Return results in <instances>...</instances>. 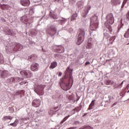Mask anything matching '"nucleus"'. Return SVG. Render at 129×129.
<instances>
[{
    "instance_id": "nucleus-1",
    "label": "nucleus",
    "mask_w": 129,
    "mask_h": 129,
    "mask_svg": "<svg viewBox=\"0 0 129 129\" xmlns=\"http://www.w3.org/2000/svg\"><path fill=\"white\" fill-rule=\"evenodd\" d=\"M72 71H73V70L70 69L69 67H68L65 72V73H66L65 76H66L67 77H68L69 76L68 84H66L62 88V89H63V90H64L65 91H67V90H69V89H70L72 87V86L73 85L74 80H73V77H72V75H73Z\"/></svg>"
},
{
    "instance_id": "nucleus-2",
    "label": "nucleus",
    "mask_w": 129,
    "mask_h": 129,
    "mask_svg": "<svg viewBox=\"0 0 129 129\" xmlns=\"http://www.w3.org/2000/svg\"><path fill=\"white\" fill-rule=\"evenodd\" d=\"M106 20V21L105 22V26L109 30L110 33H111L112 32V28L110 25H112L114 23V18L112 14L110 13L107 15Z\"/></svg>"
},
{
    "instance_id": "nucleus-3",
    "label": "nucleus",
    "mask_w": 129,
    "mask_h": 129,
    "mask_svg": "<svg viewBox=\"0 0 129 129\" xmlns=\"http://www.w3.org/2000/svg\"><path fill=\"white\" fill-rule=\"evenodd\" d=\"M85 37V30L83 28L80 29V33L78 36L77 45H81Z\"/></svg>"
},
{
    "instance_id": "nucleus-4",
    "label": "nucleus",
    "mask_w": 129,
    "mask_h": 129,
    "mask_svg": "<svg viewBox=\"0 0 129 129\" xmlns=\"http://www.w3.org/2000/svg\"><path fill=\"white\" fill-rule=\"evenodd\" d=\"M98 28V20L97 17L94 16L91 18L90 29L92 31H95Z\"/></svg>"
},
{
    "instance_id": "nucleus-5",
    "label": "nucleus",
    "mask_w": 129,
    "mask_h": 129,
    "mask_svg": "<svg viewBox=\"0 0 129 129\" xmlns=\"http://www.w3.org/2000/svg\"><path fill=\"white\" fill-rule=\"evenodd\" d=\"M57 33V28L53 25L49 26L46 29V34H48L50 36H54Z\"/></svg>"
},
{
    "instance_id": "nucleus-6",
    "label": "nucleus",
    "mask_w": 129,
    "mask_h": 129,
    "mask_svg": "<svg viewBox=\"0 0 129 129\" xmlns=\"http://www.w3.org/2000/svg\"><path fill=\"white\" fill-rule=\"evenodd\" d=\"M20 74L24 78H30L33 75V74L30 71H22L20 72Z\"/></svg>"
},
{
    "instance_id": "nucleus-7",
    "label": "nucleus",
    "mask_w": 129,
    "mask_h": 129,
    "mask_svg": "<svg viewBox=\"0 0 129 129\" xmlns=\"http://www.w3.org/2000/svg\"><path fill=\"white\" fill-rule=\"evenodd\" d=\"M44 86L40 85L38 87V89L36 91L37 94L38 95H43L44 94Z\"/></svg>"
},
{
    "instance_id": "nucleus-8",
    "label": "nucleus",
    "mask_w": 129,
    "mask_h": 129,
    "mask_svg": "<svg viewBox=\"0 0 129 129\" xmlns=\"http://www.w3.org/2000/svg\"><path fill=\"white\" fill-rule=\"evenodd\" d=\"M39 67H40V66L38 63H33L30 67V69L31 71H33L34 72H36L39 70Z\"/></svg>"
},
{
    "instance_id": "nucleus-9",
    "label": "nucleus",
    "mask_w": 129,
    "mask_h": 129,
    "mask_svg": "<svg viewBox=\"0 0 129 129\" xmlns=\"http://www.w3.org/2000/svg\"><path fill=\"white\" fill-rule=\"evenodd\" d=\"M0 76L1 78H6L9 76L8 71L0 70Z\"/></svg>"
},
{
    "instance_id": "nucleus-10",
    "label": "nucleus",
    "mask_w": 129,
    "mask_h": 129,
    "mask_svg": "<svg viewBox=\"0 0 129 129\" xmlns=\"http://www.w3.org/2000/svg\"><path fill=\"white\" fill-rule=\"evenodd\" d=\"M32 105L35 107H39L41 105V101L39 99H35L33 101Z\"/></svg>"
},
{
    "instance_id": "nucleus-11",
    "label": "nucleus",
    "mask_w": 129,
    "mask_h": 129,
    "mask_svg": "<svg viewBox=\"0 0 129 129\" xmlns=\"http://www.w3.org/2000/svg\"><path fill=\"white\" fill-rule=\"evenodd\" d=\"M56 48L55 49V52H57V53H64V47L62 46L61 45H57L56 46Z\"/></svg>"
},
{
    "instance_id": "nucleus-12",
    "label": "nucleus",
    "mask_w": 129,
    "mask_h": 129,
    "mask_svg": "<svg viewBox=\"0 0 129 129\" xmlns=\"http://www.w3.org/2000/svg\"><path fill=\"white\" fill-rule=\"evenodd\" d=\"M20 4L23 7H29L30 6V1L29 0H20Z\"/></svg>"
},
{
    "instance_id": "nucleus-13",
    "label": "nucleus",
    "mask_w": 129,
    "mask_h": 129,
    "mask_svg": "<svg viewBox=\"0 0 129 129\" xmlns=\"http://www.w3.org/2000/svg\"><path fill=\"white\" fill-rule=\"evenodd\" d=\"M22 80H24V78H11V79H8V81H10V82H15L16 81L17 82H19Z\"/></svg>"
},
{
    "instance_id": "nucleus-14",
    "label": "nucleus",
    "mask_w": 129,
    "mask_h": 129,
    "mask_svg": "<svg viewBox=\"0 0 129 129\" xmlns=\"http://www.w3.org/2000/svg\"><path fill=\"white\" fill-rule=\"evenodd\" d=\"M18 95H19L20 97H22V96H24L25 95V91L24 90H21V91L16 92L14 94V96H18Z\"/></svg>"
},
{
    "instance_id": "nucleus-15",
    "label": "nucleus",
    "mask_w": 129,
    "mask_h": 129,
    "mask_svg": "<svg viewBox=\"0 0 129 129\" xmlns=\"http://www.w3.org/2000/svg\"><path fill=\"white\" fill-rule=\"evenodd\" d=\"M95 100H93L92 101L91 104L89 106L88 110H90V109H93V107H94V106L95 105Z\"/></svg>"
},
{
    "instance_id": "nucleus-16",
    "label": "nucleus",
    "mask_w": 129,
    "mask_h": 129,
    "mask_svg": "<svg viewBox=\"0 0 129 129\" xmlns=\"http://www.w3.org/2000/svg\"><path fill=\"white\" fill-rule=\"evenodd\" d=\"M57 62L53 61L51 63L50 66L49 67V69H54L57 67Z\"/></svg>"
},
{
    "instance_id": "nucleus-17",
    "label": "nucleus",
    "mask_w": 129,
    "mask_h": 129,
    "mask_svg": "<svg viewBox=\"0 0 129 129\" xmlns=\"http://www.w3.org/2000/svg\"><path fill=\"white\" fill-rule=\"evenodd\" d=\"M78 14L77 13L74 14L71 18V21L72 22V21H75L76 20V18H77Z\"/></svg>"
},
{
    "instance_id": "nucleus-18",
    "label": "nucleus",
    "mask_w": 129,
    "mask_h": 129,
    "mask_svg": "<svg viewBox=\"0 0 129 129\" xmlns=\"http://www.w3.org/2000/svg\"><path fill=\"white\" fill-rule=\"evenodd\" d=\"M7 119H10V120H12V119H13V117H12V116H5L3 118V120H7Z\"/></svg>"
},
{
    "instance_id": "nucleus-19",
    "label": "nucleus",
    "mask_w": 129,
    "mask_h": 129,
    "mask_svg": "<svg viewBox=\"0 0 129 129\" xmlns=\"http://www.w3.org/2000/svg\"><path fill=\"white\" fill-rule=\"evenodd\" d=\"M0 63L1 64H4V63H5L4 56H3L2 54H1V53H0Z\"/></svg>"
},
{
    "instance_id": "nucleus-20",
    "label": "nucleus",
    "mask_w": 129,
    "mask_h": 129,
    "mask_svg": "<svg viewBox=\"0 0 129 129\" xmlns=\"http://www.w3.org/2000/svg\"><path fill=\"white\" fill-rule=\"evenodd\" d=\"M18 122H19V120L16 119L15 120L14 122L10 124V125H12V126L16 127L17 126V123H18Z\"/></svg>"
},
{
    "instance_id": "nucleus-21",
    "label": "nucleus",
    "mask_w": 129,
    "mask_h": 129,
    "mask_svg": "<svg viewBox=\"0 0 129 129\" xmlns=\"http://www.w3.org/2000/svg\"><path fill=\"white\" fill-rule=\"evenodd\" d=\"M2 10H8L9 9V5H3L1 6Z\"/></svg>"
},
{
    "instance_id": "nucleus-22",
    "label": "nucleus",
    "mask_w": 129,
    "mask_h": 129,
    "mask_svg": "<svg viewBox=\"0 0 129 129\" xmlns=\"http://www.w3.org/2000/svg\"><path fill=\"white\" fill-rule=\"evenodd\" d=\"M114 40H115V36L111 37L109 39L110 44H112V43H113V41H114Z\"/></svg>"
},
{
    "instance_id": "nucleus-23",
    "label": "nucleus",
    "mask_w": 129,
    "mask_h": 129,
    "mask_svg": "<svg viewBox=\"0 0 129 129\" xmlns=\"http://www.w3.org/2000/svg\"><path fill=\"white\" fill-rule=\"evenodd\" d=\"M50 17H51V18H52V19H54L55 20L58 19V17L57 16V15L55 14H51L50 15Z\"/></svg>"
},
{
    "instance_id": "nucleus-24",
    "label": "nucleus",
    "mask_w": 129,
    "mask_h": 129,
    "mask_svg": "<svg viewBox=\"0 0 129 129\" xmlns=\"http://www.w3.org/2000/svg\"><path fill=\"white\" fill-rule=\"evenodd\" d=\"M104 37L105 39H108L110 36L109 34L107 33H104Z\"/></svg>"
},
{
    "instance_id": "nucleus-25",
    "label": "nucleus",
    "mask_w": 129,
    "mask_h": 129,
    "mask_svg": "<svg viewBox=\"0 0 129 129\" xmlns=\"http://www.w3.org/2000/svg\"><path fill=\"white\" fill-rule=\"evenodd\" d=\"M87 48L88 49H91V48H92V44H91V43L90 42L88 43V44L87 45Z\"/></svg>"
},
{
    "instance_id": "nucleus-26",
    "label": "nucleus",
    "mask_w": 129,
    "mask_h": 129,
    "mask_svg": "<svg viewBox=\"0 0 129 129\" xmlns=\"http://www.w3.org/2000/svg\"><path fill=\"white\" fill-rule=\"evenodd\" d=\"M90 9H91V7L88 6L87 8V11L85 12V15H87L88 13H89V10H90Z\"/></svg>"
},
{
    "instance_id": "nucleus-27",
    "label": "nucleus",
    "mask_w": 129,
    "mask_h": 129,
    "mask_svg": "<svg viewBox=\"0 0 129 129\" xmlns=\"http://www.w3.org/2000/svg\"><path fill=\"white\" fill-rule=\"evenodd\" d=\"M124 38H129V31L127 30L125 33L124 35Z\"/></svg>"
},
{
    "instance_id": "nucleus-28",
    "label": "nucleus",
    "mask_w": 129,
    "mask_h": 129,
    "mask_svg": "<svg viewBox=\"0 0 129 129\" xmlns=\"http://www.w3.org/2000/svg\"><path fill=\"white\" fill-rule=\"evenodd\" d=\"M70 117V115H68L67 116H66V117H64L63 119V120L61 121V123H63V122H64L66 120V119H67V118H68L69 117Z\"/></svg>"
},
{
    "instance_id": "nucleus-29",
    "label": "nucleus",
    "mask_w": 129,
    "mask_h": 129,
    "mask_svg": "<svg viewBox=\"0 0 129 129\" xmlns=\"http://www.w3.org/2000/svg\"><path fill=\"white\" fill-rule=\"evenodd\" d=\"M83 129H93V128L90 126H86Z\"/></svg>"
},
{
    "instance_id": "nucleus-30",
    "label": "nucleus",
    "mask_w": 129,
    "mask_h": 129,
    "mask_svg": "<svg viewBox=\"0 0 129 129\" xmlns=\"http://www.w3.org/2000/svg\"><path fill=\"white\" fill-rule=\"evenodd\" d=\"M9 109L11 113L14 112V109L12 107H9Z\"/></svg>"
},
{
    "instance_id": "nucleus-31",
    "label": "nucleus",
    "mask_w": 129,
    "mask_h": 129,
    "mask_svg": "<svg viewBox=\"0 0 129 129\" xmlns=\"http://www.w3.org/2000/svg\"><path fill=\"white\" fill-rule=\"evenodd\" d=\"M27 84V82L26 81H23L20 82V85H23V84Z\"/></svg>"
},
{
    "instance_id": "nucleus-32",
    "label": "nucleus",
    "mask_w": 129,
    "mask_h": 129,
    "mask_svg": "<svg viewBox=\"0 0 129 129\" xmlns=\"http://www.w3.org/2000/svg\"><path fill=\"white\" fill-rule=\"evenodd\" d=\"M60 23H61V24H63V23H65V20H59Z\"/></svg>"
},
{
    "instance_id": "nucleus-33",
    "label": "nucleus",
    "mask_w": 129,
    "mask_h": 129,
    "mask_svg": "<svg viewBox=\"0 0 129 129\" xmlns=\"http://www.w3.org/2000/svg\"><path fill=\"white\" fill-rule=\"evenodd\" d=\"M85 66H87V65H90V62L87 61L85 63Z\"/></svg>"
},
{
    "instance_id": "nucleus-34",
    "label": "nucleus",
    "mask_w": 129,
    "mask_h": 129,
    "mask_svg": "<svg viewBox=\"0 0 129 129\" xmlns=\"http://www.w3.org/2000/svg\"><path fill=\"white\" fill-rule=\"evenodd\" d=\"M75 111H77V112H78L79 111V109L78 108H76L74 109Z\"/></svg>"
},
{
    "instance_id": "nucleus-35",
    "label": "nucleus",
    "mask_w": 129,
    "mask_h": 129,
    "mask_svg": "<svg viewBox=\"0 0 129 129\" xmlns=\"http://www.w3.org/2000/svg\"><path fill=\"white\" fill-rule=\"evenodd\" d=\"M59 56H60V54H54L55 58H57V57H59Z\"/></svg>"
},
{
    "instance_id": "nucleus-36",
    "label": "nucleus",
    "mask_w": 129,
    "mask_h": 129,
    "mask_svg": "<svg viewBox=\"0 0 129 129\" xmlns=\"http://www.w3.org/2000/svg\"><path fill=\"white\" fill-rule=\"evenodd\" d=\"M116 104H117V102H114V103L112 105V107H113V106H114V105H116Z\"/></svg>"
},
{
    "instance_id": "nucleus-37",
    "label": "nucleus",
    "mask_w": 129,
    "mask_h": 129,
    "mask_svg": "<svg viewBox=\"0 0 129 129\" xmlns=\"http://www.w3.org/2000/svg\"><path fill=\"white\" fill-rule=\"evenodd\" d=\"M8 32L9 33V34H11V35H12V34H13V30H9Z\"/></svg>"
},
{
    "instance_id": "nucleus-38",
    "label": "nucleus",
    "mask_w": 129,
    "mask_h": 129,
    "mask_svg": "<svg viewBox=\"0 0 129 129\" xmlns=\"http://www.w3.org/2000/svg\"><path fill=\"white\" fill-rule=\"evenodd\" d=\"M62 75V73L61 72H59L58 73V76L60 77Z\"/></svg>"
},
{
    "instance_id": "nucleus-39",
    "label": "nucleus",
    "mask_w": 129,
    "mask_h": 129,
    "mask_svg": "<svg viewBox=\"0 0 129 129\" xmlns=\"http://www.w3.org/2000/svg\"><path fill=\"white\" fill-rule=\"evenodd\" d=\"M75 123H76V124H80V122H79V121H76Z\"/></svg>"
},
{
    "instance_id": "nucleus-40",
    "label": "nucleus",
    "mask_w": 129,
    "mask_h": 129,
    "mask_svg": "<svg viewBox=\"0 0 129 129\" xmlns=\"http://www.w3.org/2000/svg\"><path fill=\"white\" fill-rule=\"evenodd\" d=\"M58 106H56V107H55L54 108V109L55 110V109H57V108H58Z\"/></svg>"
},
{
    "instance_id": "nucleus-41",
    "label": "nucleus",
    "mask_w": 129,
    "mask_h": 129,
    "mask_svg": "<svg viewBox=\"0 0 129 129\" xmlns=\"http://www.w3.org/2000/svg\"><path fill=\"white\" fill-rule=\"evenodd\" d=\"M68 129H74V127H71L69 128Z\"/></svg>"
},
{
    "instance_id": "nucleus-42",
    "label": "nucleus",
    "mask_w": 129,
    "mask_h": 129,
    "mask_svg": "<svg viewBox=\"0 0 129 129\" xmlns=\"http://www.w3.org/2000/svg\"><path fill=\"white\" fill-rule=\"evenodd\" d=\"M124 3H126V0H124V2H123V4Z\"/></svg>"
},
{
    "instance_id": "nucleus-43",
    "label": "nucleus",
    "mask_w": 129,
    "mask_h": 129,
    "mask_svg": "<svg viewBox=\"0 0 129 129\" xmlns=\"http://www.w3.org/2000/svg\"><path fill=\"white\" fill-rule=\"evenodd\" d=\"M25 21V22H28V19H26Z\"/></svg>"
},
{
    "instance_id": "nucleus-44",
    "label": "nucleus",
    "mask_w": 129,
    "mask_h": 129,
    "mask_svg": "<svg viewBox=\"0 0 129 129\" xmlns=\"http://www.w3.org/2000/svg\"><path fill=\"white\" fill-rule=\"evenodd\" d=\"M35 113H36V114L37 113H38V112H35Z\"/></svg>"
},
{
    "instance_id": "nucleus-45",
    "label": "nucleus",
    "mask_w": 129,
    "mask_h": 129,
    "mask_svg": "<svg viewBox=\"0 0 129 129\" xmlns=\"http://www.w3.org/2000/svg\"><path fill=\"white\" fill-rule=\"evenodd\" d=\"M56 0H53V2H56Z\"/></svg>"
},
{
    "instance_id": "nucleus-46",
    "label": "nucleus",
    "mask_w": 129,
    "mask_h": 129,
    "mask_svg": "<svg viewBox=\"0 0 129 129\" xmlns=\"http://www.w3.org/2000/svg\"><path fill=\"white\" fill-rule=\"evenodd\" d=\"M85 17H86L85 16H83V18H85Z\"/></svg>"
},
{
    "instance_id": "nucleus-47",
    "label": "nucleus",
    "mask_w": 129,
    "mask_h": 129,
    "mask_svg": "<svg viewBox=\"0 0 129 129\" xmlns=\"http://www.w3.org/2000/svg\"><path fill=\"white\" fill-rule=\"evenodd\" d=\"M110 81H108L107 82H109Z\"/></svg>"
},
{
    "instance_id": "nucleus-48",
    "label": "nucleus",
    "mask_w": 129,
    "mask_h": 129,
    "mask_svg": "<svg viewBox=\"0 0 129 129\" xmlns=\"http://www.w3.org/2000/svg\"><path fill=\"white\" fill-rule=\"evenodd\" d=\"M127 45H129V43H127Z\"/></svg>"
}]
</instances>
